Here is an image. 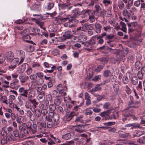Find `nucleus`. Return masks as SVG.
Here are the masks:
<instances>
[{
	"label": "nucleus",
	"mask_w": 145,
	"mask_h": 145,
	"mask_svg": "<svg viewBox=\"0 0 145 145\" xmlns=\"http://www.w3.org/2000/svg\"><path fill=\"white\" fill-rule=\"evenodd\" d=\"M133 107H136L135 106H129L124 110L125 111L122 114V119L123 121L126 120L127 118L130 117L134 116L135 112Z\"/></svg>",
	"instance_id": "obj_1"
},
{
	"label": "nucleus",
	"mask_w": 145,
	"mask_h": 145,
	"mask_svg": "<svg viewBox=\"0 0 145 145\" xmlns=\"http://www.w3.org/2000/svg\"><path fill=\"white\" fill-rule=\"evenodd\" d=\"M32 123L31 121H28L27 123H23L22 125L18 126L19 129L23 131L25 134H31Z\"/></svg>",
	"instance_id": "obj_2"
},
{
	"label": "nucleus",
	"mask_w": 145,
	"mask_h": 145,
	"mask_svg": "<svg viewBox=\"0 0 145 145\" xmlns=\"http://www.w3.org/2000/svg\"><path fill=\"white\" fill-rule=\"evenodd\" d=\"M28 90L25 89L24 87L20 88L18 90V91L20 94L18 97V99L19 103L21 105L23 103V101H25V98H27V95L28 94Z\"/></svg>",
	"instance_id": "obj_3"
},
{
	"label": "nucleus",
	"mask_w": 145,
	"mask_h": 145,
	"mask_svg": "<svg viewBox=\"0 0 145 145\" xmlns=\"http://www.w3.org/2000/svg\"><path fill=\"white\" fill-rule=\"evenodd\" d=\"M44 115H42L41 112L39 110H36L35 112L33 114L31 121L36 120L37 122H40L43 120Z\"/></svg>",
	"instance_id": "obj_4"
},
{
	"label": "nucleus",
	"mask_w": 145,
	"mask_h": 145,
	"mask_svg": "<svg viewBox=\"0 0 145 145\" xmlns=\"http://www.w3.org/2000/svg\"><path fill=\"white\" fill-rule=\"evenodd\" d=\"M75 35V32L74 30H68L61 37V38L62 40H64L71 38L72 36Z\"/></svg>",
	"instance_id": "obj_5"
},
{
	"label": "nucleus",
	"mask_w": 145,
	"mask_h": 145,
	"mask_svg": "<svg viewBox=\"0 0 145 145\" xmlns=\"http://www.w3.org/2000/svg\"><path fill=\"white\" fill-rule=\"evenodd\" d=\"M110 110H107L101 112L99 114V115L103 118L102 119V120H108L111 119L109 116L110 113Z\"/></svg>",
	"instance_id": "obj_6"
},
{
	"label": "nucleus",
	"mask_w": 145,
	"mask_h": 145,
	"mask_svg": "<svg viewBox=\"0 0 145 145\" xmlns=\"http://www.w3.org/2000/svg\"><path fill=\"white\" fill-rule=\"evenodd\" d=\"M38 130L42 133H44L46 129V123L42 122H37Z\"/></svg>",
	"instance_id": "obj_7"
},
{
	"label": "nucleus",
	"mask_w": 145,
	"mask_h": 145,
	"mask_svg": "<svg viewBox=\"0 0 145 145\" xmlns=\"http://www.w3.org/2000/svg\"><path fill=\"white\" fill-rule=\"evenodd\" d=\"M16 54L17 56L20 59L19 63L23 62L25 58V52L22 50H18L16 51Z\"/></svg>",
	"instance_id": "obj_8"
},
{
	"label": "nucleus",
	"mask_w": 145,
	"mask_h": 145,
	"mask_svg": "<svg viewBox=\"0 0 145 145\" xmlns=\"http://www.w3.org/2000/svg\"><path fill=\"white\" fill-rule=\"evenodd\" d=\"M88 125H79L75 126L74 129L75 131L80 133L85 131V127Z\"/></svg>",
	"instance_id": "obj_9"
},
{
	"label": "nucleus",
	"mask_w": 145,
	"mask_h": 145,
	"mask_svg": "<svg viewBox=\"0 0 145 145\" xmlns=\"http://www.w3.org/2000/svg\"><path fill=\"white\" fill-rule=\"evenodd\" d=\"M30 8L33 11H40L41 9L40 3L39 2L33 3L31 5Z\"/></svg>",
	"instance_id": "obj_10"
},
{
	"label": "nucleus",
	"mask_w": 145,
	"mask_h": 145,
	"mask_svg": "<svg viewBox=\"0 0 145 145\" xmlns=\"http://www.w3.org/2000/svg\"><path fill=\"white\" fill-rule=\"evenodd\" d=\"M83 14H86L87 13L89 15V22L91 23H93L95 21V17L93 15H91V11L89 10H84L82 12Z\"/></svg>",
	"instance_id": "obj_11"
},
{
	"label": "nucleus",
	"mask_w": 145,
	"mask_h": 145,
	"mask_svg": "<svg viewBox=\"0 0 145 145\" xmlns=\"http://www.w3.org/2000/svg\"><path fill=\"white\" fill-rule=\"evenodd\" d=\"M128 105L131 106L132 105H137L140 104V102L138 101H135L134 98L132 95H130L128 100Z\"/></svg>",
	"instance_id": "obj_12"
},
{
	"label": "nucleus",
	"mask_w": 145,
	"mask_h": 145,
	"mask_svg": "<svg viewBox=\"0 0 145 145\" xmlns=\"http://www.w3.org/2000/svg\"><path fill=\"white\" fill-rule=\"evenodd\" d=\"M6 57L7 61L10 62L14 58V54L11 51H9L7 53Z\"/></svg>",
	"instance_id": "obj_13"
},
{
	"label": "nucleus",
	"mask_w": 145,
	"mask_h": 145,
	"mask_svg": "<svg viewBox=\"0 0 145 145\" xmlns=\"http://www.w3.org/2000/svg\"><path fill=\"white\" fill-rule=\"evenodd\" d=\"M19 78L20 82L22 83H24L26 82L29 78L28 76L24 74H20L19 76Z\"/></svg>",
	"instance_id": "obj_14"
},
{
	"label": "nucleus",
	"mask_w": 145,
	"mask_h": 145,
	"mask_svg": "<svg viewBox=\"0 0 145 145\" xmlns=\"http://www.w3.org/2000/svg\"><path fill=\"white\" fill-rule=\"evenodd\" d=\"M71 5V3L67 2L66 3H63V4H61L59 5V6L60 7V8L62 9H67L68 10L70 9L72 7H69Z\"/></svg>",
	"instance_id": "obj_15"
},
{
	"label": "nucleus",
	"mask_w": 145,
	"mask_h": 145,
	"mask_svg": "<svg viewBox=\"0 0 145 145\" xmlns=\"http://www.w3.org/2000/svg\"><path fill=\"white\" fill-rule=\"evenodd\" d=\"M95 31L97 33H100L101 32L102 25L99 23L96 22L95 24Z\"/></svg>",
	"instance_id": "obj_16"
},
{
	"label": "nucleus",
	"mask_w": 145,
	"mask_h": 145,
	"mask_svg": "<svg viewBox=\"0 0 145 145\" xmlns=\"http://www.w3.org/2000/svg\"><path fill=\"white\" fill-rule=\"evenodd\" d=\"M31 37L27 34L25 35H24L22 37V38L24 40V41L33 44L34 43L32 41L29 40L31 39Z\"/></svg>",
	"instance_id": "obj_17"
},
{
	"label": "nucleus",
	"mask_w": 145,
	"mask_h": 145,
	"mask_svg": "<svg viewBox=\"0 0 145 145\" xmlns=\"http://www.w3.org/2000/svg\"><path fill=\"white\" fill-rule=\"evenodd\" d=\"M35 95V91L31 89L29 91V94L27 95V98L28 99H33Z\"/></svg>",
	"instance_id": "obj_18"
},
{
	"label": "nucleus",
	"mask_w": 145,
	"mask_h": 145,
	"mask_svg": "<svg viewBox=\"0 0 145 145\" xmlns=\"http://www.w3.org/2000/svg\"><path fill=\"white\" fill-rule=\"evenodd\" d=\"M101 89V88L100 87V85L97 84L95 86L94 88L91 89L89 92L91 93H93L100 90Z\"/></svg>",
	"instance_id": "obj_19"
},
{
	"label": "nucleus",
	"mask_w": 145,
	"mask_h": 145,
	"mask_svg": "<svg viewBox=\"0 0 145 145\" xmlns=\"http://www.w3.org/2000/svg\"><path fill=\"white\" fill-rule=\"evenodd\" d=\"M28 100L30 102L32 105H33V109H35L37 108L38 104V103L36 101V100L35 99H28Z\"/></svg>",
	"instance_id": "obj_20"
},
{
	"label": "nucleus",
	"mask_w": 145,
	"mask_h": 145,
	"mask_svg": "<svg viewBox=\"0 0 145 145\" xmlns=\"http://www.w3.org/2000/svg\"><path fill=\"white\" fill-rule=\"evenodd\" d=\"M120 24L121 25V28L120 29L124 32L127 33V28L126 24L122 21L120 22Z\"/></svg>",
	"instance_id": "obj_21"
},
{
	"label": "nucleus",
	"mask_w": 145,
	"mask_h": 145,
	"mask_svg": "<svg viewBox=\"0 0 145 145\" xmlns=\"http://www.w3.org/2000/svg\"><path fill=\"white\" fill-rule=\"evenodd\" d=\"M37 76L36 74H33L30 76L31 82L32 84L35 83L37 80Z\"/></svg>",
	"instance_id": "obj_22"
},
{
	"label": "nucleus",
	"mask_w": 145,
	"mask_h": 145,
	"mask_svg": "<svg viewBox=\"0 0 145 145\" xmlns=\"http://www.w3.org/2000/svg\"><path fill=\"white\" fill-rule=\"evenodd\" d=\"M38 95L37 97L39 100H41L42 101L44 100V97L45 95V92L43 91H42L39 93H38Z\"/></svg>",
	"instance_id": "obj_23"
},
{
	"label": "nucleus",
	"mask_w": 145,
	"mask_h": 145,
	"mask_svg": "<svg viewBox=\"0 0 145 145\" xmlns=\"http://www.w3.org/2000/svg\"><path fill=\"white\" fill-rule=\"evenodd\" d=\"M62 23L61 17L58 16L55 18L54 20V24L55 25H58Z\"/></svg>",
	"instance_id": "obj_24"
},
{
	"label": "nucleus",
	"mask_w": 145,
	"mask_h": 145,
	"mask_svg": "<svg viewBox=\"0 0 145 145\" xmlns=\"http://www.w3.org/2000/svg\"><path fill=\"white\" fill-rule=\"evenodd\" d=\"M10 64L14 65L16 67L17 65H19V59L18 58H13L11 61Z\"/></svg>",
	"instance_id": "obj_25"
},
{
	"label": "nucleus",
	"mask_w": 145,
	"mask_h": 145,
	"mask_svg": "<svg viewBox=\"0 0 145 145\" xmlns=\"http://www.w3.org/2000/svg\"><path fill=\"white\" fill-rule=\"evenodd\" d=\"M73 14V16L76 18L77 16L80 15L82 13L81 12L79 11L78 8H76L72 10Z\"/></svg>",
	"instance_id": "obj_26"
},
{
	"label": "nucleus",
	"mask_w": 145,
	"mask_h": 145,
	"mask_svg": "<svg viewBox=\"0 0 145 145\" xmlns=\"http://www.w3.org/2000/svg\"><path fill=\"white\" fill-rule=\"evenodd\" d=\"M71 137V134L70 133H68L62 135L61 138L64 140H68L70 139Z\"/></svg>",
	"instance_id": "obj_27"
},
{
	"label": "nucleus",
	"mask_w": 145,
	"mask_h": 145,
	"mask_svg": "<svg viewBox=\"0 0 145 145\" xmlns=\"http://www.w3.org/2000/svg\"><path fill=\"white\" fill-rule=\"evenodd\" d=\"M124 2L121 0H118V5L120 10H123L125 7Z\"/></svg>",
	"instance_id": "obj_28"
},
{
	"label": "nucleus",
	"mask_w": 145,
	"mask_h": 145,
	"mask_svg": "<svg viewBox=\"0 0 145 145\" xmlns=\"http://www.w3.org/2000/svg\"><path fill=\"white\" fill-rule=\"evenodd\" d=\"M122 14L124 16L128 17V18H130L131 16V14L125 8H124L122 12Z\"/></svg>",
	"instance_id": "obj_29"
},
{
	"label": "nucleus",
	"mask_w": 145,
	"mask_h": 145,
	"mask_svg": "<svg viewBox=\"0 0 145 145\" xmlns=\"http://www.w3.org/2000/svg\"><path fill=\"white\" fill-rule=\"evenodd\" d=\"M26 64L27 65V64L23 63L19 66V71L20 72L22 73L24 71L26 67Z\"/></svg>",
	"instance_id": "obj_30"
},
{
	"label": "nucleus",
	"mask_w": 145,
	"mask_h": 145,
	"mask_svg": "<svg viewBox=\"0 0 145 145\" xmlns=\"http://www.w3.org/2000/svg\"><path fill=\"white\" fill-rule=\"evenodd\" d=\"M25 107L26 108L28 109H31L32 108L33 109V105H32L30 102L28 101V100L25 103Z\"/></svg>",
	"instance_id": "obj_31"
},
{
	"label": "nucleus",
	"mask_w": 145,
	"mask_h": 145,
	"mask_svg": "<svg viewBox=\"0 0 145 145\" xmlns=\"http://www.w3.org/2000/svg\"><path fill=\"white\" fill-rule=\"evenodd\" d=\"M144 133V132L143 131H137L135 132V133L133 134V137H139Z\"/></svg>",
	"instance_id": "obj_32"
},
{
	"label": "nucleus",
	"mask_w": 145,
	"mask_h": 145,
	"mask_svg": "<svg viewBox=\"0 0 145 145\" xmlns=\"http://www.w3.org/2000/svg\"><path fill=\"white\" fill-rule=\"evenodd\" d=\"M131 82L133 85H136L138 82V79L136 76H134L131 79Z\"/></svg>",
	"instance_id": "obj_33"
},
{
	"label": "nucleus",
	"mask_w": 145,
	"mask_h": 145,
	"mask_svg": "<svg viewBox=\"0 0 145 145\" xmlns=\"http://www.w3.org/2000/svg\"><path fill=\"white\" fill-rule=\"evenodd\" d=\"M124 88L127 94L128 95L130 94L132 92V90L129 86L126 85L124 86Z\"/></svg>",
	"instance_id": "obj_34"
},
{
	"label": "nucleus",
	"mask_w": 145,
	"mask_h": 145,
	"mask_svg": "<svg viewBox=\"0 0 145 145\" xmlns=\"http://www.w3.org/2000/svg\"><path fill=\"white\" fill-rule=\"evenodd\" d=\"M83 117V116L82 115L77 117L74 120L75 122H80L81 123H83V122L82 120Z\"/></svg>",
	"instance_id": "obj_35"
},
{
	"label": "nucleus",
	"mask_w": 145,
	"mask_h": 145,
	"mask_svg": "<svg viewBox=\"0 0 145 145\" xmlns=\"http://www.w3.org/2000/svg\"><path fill=\"white\" fill-rule=\"evenodd\" d=\"M125 127H133L132 128H140V127H139L138 125L137 124L135 123H133L132 124H128L125 125Z\"/></svg>",
	"instance_id": "obj_36"
},
{
	"label": "nucleus",
	"mask_w": 145,
	"mask_h": 145,
	"mask_svg": "<svg viewBox=\"0 0 145 145\" xmlns=\"http://www.w3.org/2000/svg\"><path fill=\"white\" fill-rule=\"evenodd\" d=\"M129 79L127 76H123L122 79V82L124 84L126 85L129 83Z\"/></svg>",
	"instance_id": "obj_37"
},
{
	"label": "nucleus",
	"mask_w": 145,
	"mask_h": 145,
	"mask_svg": "<svg viewBox=\"0 0 145 145\" xmlns=\"http://www.w3.org/2000/svg\"><path fill=\"white\" fill-rule=\"evenodd\" d=\"M91 27V26L89 25L88 23H87L83 25L82 27L83 31H84L85 30H88L89 29H90V27Z\"/></svg>",
	"instance_id": "obj_38"
},
{
	"label": "nucleus",
	"mask_w": 145,
	"mask_h": 145,
	"mask_svg": "<svg viewBox=\"0 0 145 145\" xmlns=\"http://www.w3.org/2000/svg\"><path fill=\"white\" fill-rule=\"evenodd\" d=\"M46 124L47 127L48 128H51L52 127H55L56 125L53 123L52 121L50 122L44 123Z\"/></svg>",
	"instance_id": "obj_39"
},
{
	"label": "nucleus",
	"mask_w": 145,
	"mask_h": 145,
	"mask_svg": "<svg viewBox=\"0 0 145 145\" xmlns=\"http://www.w3.org/2000/svg\"><path fill=\"white\" fill-rule=\"evenodd\" d=\"M37 125L36 124H33L32 125V127H31V134L35 133L37 132Z\"/></svg>",
	"instance_id": "obj_40"
},
{
	"label": "nucleus",
	"mask_w": 145,
	"mask_h": 145,
	"mask_svg": "<svg viewBox=\"0 0 145 145\" xmlns=\"http://www.w3.org/2000/svg\"><path fill=\"white\" fill-rule=\"evenodd\" d=\"M59 119V114L54 113V115L53 118V120L55 122H57Z\"/></svg>",
	"instance_id": "obj_41"
},
{
	"label": "nucleus",
	"mask_w": 145,
	"mask_h": 145,
	"mask_svg": "<svg viewBox=\"0 0 145 145\" xmlns=\"http://www.w3.org/2000/svg\"><path fill=\"white\" fill-rule=\"evenodd\" d=\"M40 64L38 63H34L32 65V67L36 69H38L40 67Z\"/></svg>",
	"instance_id": "obj_42"
},
{
	"label": "nucleus",
	"mask_w": 145,
	"mask_h": 145,
	"mask_svg": "<svg viewBox=\"0 0 145 145\" xmlns=\"http://www.w3.org/2000/svg\"><path fill=\"white\" fill-rule=\"evenodd\" d=\"M117 79L115 76H112L110 77V81L114 84L117 83Z\"/></svg>",
	"instance_id": "obj_43"
},
{
	"label": "nucleus",
	"mask_w": 145,
	"mask_h": 145,
	"mask_svg": "<svg viewBox=\"0 0 145 145\" xmlns=\"http://www.w3.org/2000/svg\"><path fill=\"white\" fill-rule=\"evenodd\" d=\"M25 114L27 117L29 118L30 120L31 121V119L33 116V114H32V113L31 111L30 110H27Z\"/></svg>",
	"instance_id": "obj_44"
},
{
	"label": "nucleus",
	"mask_w": 145,
	"mask_h": 145,
	"mask_svg": "<svg viewBox=\"0 0 145 145\" xmlns=\"http://www.w3.org/2000/svg\"><path fill=\"white\" fill-rule=\"evenodd\" d=\"M61 99L57 98H56L54 101V103L55 105L58 106L61 103Z\"/></svg>",
	"instance_id": "obj_45"
},
{
	"label": "nucleus",
	"mask_w": 145,
	"mask_h": 145,
	"mask_svg": "<svg viewBox=\"0 0 145 145\" xmlns=\"http://www.w3.org/2000/svg\"><path fill=\"white\" fill-rule=\"evenodd\" d=\"M136 89L140 91L142 90V82L141 81H139V83L138 85L136 87Z\"/></svg>",
	"instance_id": "obj_46"
},
{
	"label": "nucleus",
	"mask_w": 145,
	"mask_h": 145,
	"mask_svg": "<svg viewBox=\"0 0 145 145\" xmlns=\"http://www.w3.org/2000/svg\"><path fill=\"white\" fill-rule=\"evenodd\" d=\"M44 82V80L42 78H40L37 80L35 83L38 85H41L43 84Z\"/></svg>",
	"instance_id": "obj_47"
},
{
	"label": "nucleus",
	"mask_w": 145,
	"mask_h": 145,
	"mask_svg": "<svg viewBox=\"0 0 145 145\" xmlns=\"http://www.w3.org/2000/svg\"><path fill=\"white\" fill-rule=\"evenodd\" d=\"M10 86L11 88L13 89H16L18 88L17 84L14 83V82H12L10 84Z\"/></svg>",
	"instance_id": "obj_48"
},
{
	"label": "nucleus",
	"mask_w": 145,
	"mask_h": 145,
	"mask_svg": "<svg viewBox=\"0 0 145 145\" xmlns=\"http://www.w3.org/2000/svg\"><path fill=\"white\" fill-rule=\"evenodd\" d=\"M56 107L54 104H50L49 106V109L50 111L53 112L55 110Z\"/></svg>",
	"instance_id": "obj_49"
},
{
	"label": "nucleus",
	"mask_w": 145,
	"mask_h": 145,
	"mask_svg": "<svg viewBox=\"0 0 145 145\" xmlns=\"http://www.w3.org/2000/svg\"><path fill=\"white\" fill-rule=\"evenodd\" d=\"M15 97L14 95H11L9 96L8 99V103H12L13 101L15 99Z\"/></svg>",
	"instance_id": "obj_50"
},
{
	"label": "nucleus",
	"mask_w": 145,
	"mask_h": 145,
	"mask_svg": "<svg viewBox=\"0 0 145 145\" xmlns=\"http://www.w3.org/2000/svg\"><path fill=\"white\" fill-rule=\"evenodd\" d=\"M85 112H84V114L86 116L88 115H91L93 113V111L90 110L89 108H87L85 110Z\"/></svg>",
	"instance_id": "obj_51"
},
{
	"label": "nucleus",
	"mask_w": 145,
	"mask_h": 145,
	"mask_svg": "<svg viewBox=\"0 0 145 145\" xmlns=\"http://www.w3.org/2000/svg\"><path fill=\"white\" fill-rule=\"evenodd\" d=\"M119 86L117 84H115L113 86V89L114 91L116 93L118 92L119 89Z\"/></svg>",
	"instance_id": "obj_52"
},
{
	"label": "nucleus",
	"mask_w": 145,
	"mask_h": 145,
	"mask_svg": "<svg viewBox=\"0 0 145 145\" xmlns=\"http://www.w3.org/2000/svg\"><path fill=\"white\" fill-rule=\"evenodd\" d=\"M133 3V0H131L128 1L127 4L126 6V8L127 9H129Z\"/></svg>",
	"instance_id": "obj_53"
},
{
	"label": "nucleus",
	"mask_w": 145,
	"mask_h": 145,
	"mask_svg": "<svg viewBox=\"0 0 145 145\" xmlns=\"http://www.w3.org/2000/svg\"><path fill=\"white\" fill-rule=\"evenodd\" d=\"M115 123V122L113 121H110L107 123H104L103 124L104 125L106 126H108L114 125Z\"/></svg>",
	"instance_id": "obj_54"
},
{
	"label": "nucleus",
	"mask_w": 145,
	"mask_h": 145,
	"mask_svg": "<svg viewBox=\"0 0 145 145\" xmlns=\"http://www.w3.org/2000/svg\"><path fill=\"white\" fill-rule=\"evenodd\" d=\"M23 118L22 116L18 117L16 119V121L17 123L19 124H21L23 122Z\"/></svg>",
	"instance_id": "obj_55"
},
{
	"label": "nucleus",
	"mask_w": 145,
	"mask_h": 145,
	"mask_svg": "<svg viewBox=\"0 0 145 145\" xmlns=\"http://www.w3.org/2000/svg\"><path fill=\"white\" fill-rule=\"evenodd\" d=\"M5 60V57L3 54H0V64L3 63Z\"/></svg>",
	"instance_id": "obj_56"
},
{
	"label": "nucleus",
	"mask_w": 145,
	"mask_h": 145,
	"mask_svg": "<svg viewBox=\"0 0 145 145\" xmlns=\"http://www.w3.org/2000/svg\"><path fill=\"white\" fill-rule=\"evenodd\" d=\"M110 71L106 70L104 71L103 75L105 77H107L110 76Z\"/></svg>",
	"instance_id": "obj_57"
},
{
	"label": "nucleus",
	"mask_w": 145,
	"mask_h": 145,
	"mask_svg": "<svg viewBox=\"0 0 145 145\" xmlns=\"http://www.w3.org/2000/svg\"><path fill=\"white\" fill-rule=\"evenodd\" d=\"M91 2L89 3H88L86 1H85L83 3L84 4H86L89 7H91V6H93L95 3L92 0H91Z\"/></svg>",
	"instance_id": "obj_58"
},
{
	"label": "nucleus",
	"mask_w": 145,
	"mask_h": 145,
	"mask_svg": "<svg viewBox=\"0 0 145 145\" xmlns=\"http://www.w3.org/2000/svg\"><path fill=\"white\" fill-rule=\"evenodd\" d=\"M32 69L31 67H29L27 68V69L25 71V72L27 75H29L32 73Z\"/></svg>",
	"instance_id": "obj_59"
},
{
	"label": "nucleus",
	"mask_w": 145,
	"mask_h": 145,
	"mask_svg": "<svg viewBox=\"0 0 145 145\" xmlns=\"http://www.w3.org/2000/svg\"><path fill=\"white\" fill-rule=\"evenodd\" d=\"M57 112L63 114L64 112V110L61 107L59 106L57 108Z\"/></svg>",
	"instance_id": "obj_60"
},
{
	"label": "nucleus",
	"mask_w": 145,
	"mask_h": 145,
	"mask_svg": "<svg viewBox=\"0 0 145 145\" xmlns=\"http://www.w3.org/2000/svg\"><path fill=\"white\" fill-rule=\"evenodd\" d=\"M13 133L15 137H20L19 135V131L17 129H15L13 131Z\"/></svg>",
	"instance_id": "obj_61"
},
{
	"label": "nucleus",
	"mask_w": 145,
	"mask_h": 145,
	"mask_svg": "<svg viewBox=\"0 0 145 145\" xmlns=\"http://www.w3.org/2000/svg\"><path fill=\"white\" fill-rule=\"evenodd\" d=\"M99 60L102 63H103L102 64H103L104 65L105 63H106L108 62V59L105 57H103L100 58L99 59Z\"/></svg>",
	"instance_id": "obj_62"
},
{
	"label": "nucleus",
	"mask_w": 145,
	"mask_h": 145,
	"mask_svg": "<svg viewBox=\"0 0 145 145\" xmlns=\"http://www.w3.org/2000/svg\"><path fill=\"white\" fill-rule=\"evenodd\" d=\"M119 112L117 111L115 113H114L112 114V118L114 119H116L118 118L119 116L118 115Z\"/></svg>",
	"instance_id": "obj_63"
},
{
	"label": "nucleus",
	"mask_w": 145,
	"mask_h": 145,
	"mask_svg": "<svg viewBox=\"0 0 145 145\" xmlns=\"http://www.w3.org/2000/svg\"><path fill=\"white\" fill-rule=\"evenodd\" d=\"M54 6V3H50L47 5V9L48 10H50L52 9Z\"/></svg>",
	"instance_id": "obj_64"
}]
</instances>
